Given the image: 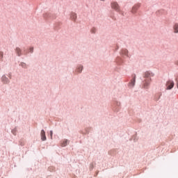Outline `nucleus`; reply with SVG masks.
Instances as JSON below:
<instances>
[{"label":"nucleus","instance_id":"obj_5","mask_svg":"<svg viewBox=\"0 0 178 178\" xmlns=\"http://www.w3.org/2000/svg\"><path fill=\"white\" fill-rule=\"evenodd\" d=\"M40 136H41L42 141H46L47 137H46V133H45L44 130L42 129L41 131Z\"/></svg>","mask_w":178,"mask_h":178},{"label":"nucleus","instance_id":"obj_13","mask_svg":"<svg viewBox=\"0 0 178 178\" xmlns=\"http://www.w3.org/2000/svg\"><path fill=\"white\" fill-rule=\"evenodd\" d=\"M0 58H3V52L0 51Z\"/></svg>","mask_w":178,"mask_h":178},{"label":"nucleus","instance_id":"obj_4","mask_svg":"<svg viewBox=\"0 0 178 178\" xmlns=\"http://www.w3.org/2000/svg\"><path fill=\"white\" fill-rule=\"evenodd\" d=\"M140 4H136L135 6H134L132 7V9H131V13L133 14H135L137 13L138 10L140 8Z\"/></svg>","mask_w":178,"mask_h":178},{"label":"nucleus","instance_id":"obj_19","mask_svg":"<svg viewBox=\"0 0 178 178\" xmlns=\"http://www.w3.org/2000/svg\"><path fill=\"white\" fill-rule=\"evenodd\" d=\"M100 1H104L105 0H100Z\"/></svg>","mask_w":178,"mask_h":178},{"label":"nucleus","instance_id":"obj_15","mask_svg":"<svg viewBox=\"0 0 178 178\" xmlns=\"http://www.w3.org/2000/svg\"><path fill=\"white\" fill-rule=\"evenodd\" d=\"M91 32L92 33H95L96 32V29L93 28L92 30H91Z\"/></svg>","mask_w":178,"mask_h":178},{"label":"nucleus","instance_id":"obj_11","mask_svg":"<svg viewBox=\"0 0 178 178\" xmlns=\"http://www.w3.org/2000/svg\"><path fill=\"white\" fill-rule=\"evenodd\" d=\"M83 70V66H79V68L76 70L78 72H81Z\"/></svg>","mask_w":178,"mask_h":178},{"label":"nucleus","instance_id":"obj_12","mask_svg":"<svg viewBox=\"0 0 178 178\" xmlns=\"http://www.w3.org/2000/svg\"><path fill=\"white\" fill-rule=\"evenodd\" d=\"M7 79V78L6 77V76H2V80L4 81V83H8V81H5V80H6Z\"/></svg>","mask_w":178,"mask_h":178},{"label":"nucleus","instance_id":"obj_18","mask_svg":"<svg viewBox=\"0 0 178 178\" xmlns=\"http://www.w3.org/2000/svg\"><path fill=\"white\" fill-rule=\"evenodd\" d=\"M176 82H177V87L178 88V78L176 79Z\"/></svg>","mask_w":178,"mask_h":178},{"label":"nucleus","instance_id":"obj_9","mask_svg":"<svg viewBox=\"0 0 178 178\" xmlns=\"http://www.w3.org/2000/svg\"><path fill=\"white\" fill-rule=\"evenodd\" d=\"M136 83V76H134L133 80H131V82L130 83L129 86L131 87L134 86Z\"/></svg>","mask_w":178,"mask_h":178},{"label":"nucleus","instance_id":"obj_17","mask_svg":"<svg viewBox=\"0 0 178 178\" xmlns=\"http://www.w3.org/2000/svg\"><path fill=\"white\" fill-rule=\"evenodd\" d=\"M30 52H33V47H31V48H30Z\"/></svg>","mask_w":178,"mask_h":178},{"label":"nucleus","instance_id":"obj_16","mask_svg":"<svg viewBox=\"0 0 178 178\" xmlns=\"http://www.w3.org/2000/svg\"><path fill=\"white\" fill-rule=\"evenodd\" d=\"M21 66L23 67H26V65L25 63H21Z\"/></svg>","mask_w":178,"mask_h":178},{"label":"nucleus","instance_id":"obj_3","mask_svg":"<svg viewBox=\"0 0 178 178\" xmlns=\"http://www.w3.org/2000/svg\"><path fill=\"white\" fill-rule=\"evenodd\" d=\"M167 90H170L175 86V82L172 81H169L166 83Z\"/></svg>","mask_w":178,"mask_h":178},{"label":"nucleus","instance_id":"obj_10","mask_svg":"<svg viewBox=\"0 0 178 178\" xmlns=\"http://www.w3.org/2000/svg\"><path fill=\"white\" fill-rule=\"evenodd\" d=\"M71 18H72V20H76V18H77L76 14H75V13H72V14H71Z\"/></svg>","mask_w":178,"mask_h":178},{"label":"nucleus","instance_id":"obj_1","mask_svg":"<svg viewBox=\"0 0 178 178\" xmlns=\"http://www.w3.org/2000/svg\"><path fill=\"white\" fill-rule=\"evenodd\" d=\"M151 76H154V74L149 72H146L145 74V77L147 78L145 80V82L144 83V87L147 88L150 83H151Z\"/></svg>","mask_w":178,"mask_h":178},{"label":"nucleus","instance_id":"obj_14","mask_svg":"<svg viewBox=\"0 0 178 178\" xmlns=\"http://www.w3.org/2000/svg\"><path fill=\"white\" fill-rule=\"evenodd\" d=\"M49 134H50L51 138L52 139L53 138V131H50Z\"/></svg>","mask_w":178,"mask_h":178},{"label":"nucleus","instance_id":"obj_8","mask_svg":"<svg viewBox=\"0 0 178 178\" xmlns=\"http://www.w3.org/2000/svg\"><path fill=\"white\" fill-rule=\"evenodd\" d=\"M15 52L17 54V56H20L22 55V50L19 47L16 48Z\"/></svg>","mask_w":178,"mask_h":178},{"label":"nucleus","instance_id":"obj_2","mask_svg":"<svg viewBox=\"0 0 178 178\" xmlns=\"http://www.w3.org/2000/svg\"><path fill=\"white\" fill-rule=\"evenodd\" d=\"M111 8L115 10L117 12L120 11V6H119L118 2H111Z\"/></svg>","mask_w":178,"mask_h":178},{"label":"nucleus","instance_id":"obj_7","mask_svg":"<svg viewBox=\"0 0 178 178\" xmlns=\"http://www.w3.org/2000/svg\"><path fill=\"white\" fill-rule=\"evenodd\" d=\"M67 143H68V140L67 139H64L61 142V147H66V145H67Z\"/></svg>","mask_w":178,"mask_h":178},{"label":"nucleus","instance_id":"obj_6","mask_svg":"<svg viewBox=\"0 0 178 178\" xmlns=\"http://www.w3.org/2000/svg\"><path fill=\"white\" fill-rule=\"evenodd\" d=\"M174 33H178V24H175L173 26Z\"/></svg>","mask_w":178,"mask_h":178}]
</instances>
